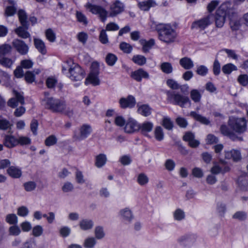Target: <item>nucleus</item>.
<instances>
[{"label": "nucleus", "instance_id": "f257e3e1", "mask_svg": "<svg viewBox=\"0 0 248 248\" xmlns=\"http://www.w3.org/2000/svg\"><path fill=\"white\" fill-rule=\"evenodd\" d=\"M158 39L167 44L173 43L177 36V32L170 24H161L158 26Z\"/></svg>", "mask_w": 248, "mask_h": 248}, {"label": "nucleus", "instance_id": "f03ea898", "mask_svg": "<svg viewBox=\"0 0 248 248\" xmlns=\"http://www.w3.org/2000/svg\"><path fill=\"white\" fill-rule=\"evenodd\" d=\"M233 10L232 9V4L230 2L223 3L216 12V24L217 27H221L224 25L225 18L231 17V15L233 14Z\"/></svg>", "mask_w": 248, "mask_h": 248}, {"label": "nucleus", "instance_id": "7ed1b4c3", "mask_svg": "<svg viewBox=\"0 0 248 248\" xmlns=\"http://www.w3.org/2000/svg\"><path fill=\"white\" fill-rule=\"evenodd\" d=\"M66 64L69 71V77L73 81H80L84 77L85 73L82 68L72 60L67 61Z\"/></svg>", "mask_w": 248, "mask_h": 248}, {"label": "nucleus", "instance_id": "20e7f679", "mask_svg": "<svg viewBox=\"0 0 248 248\" xmlns=\"http://www.w3.org/2000/svg\"><path fill=\"white\" fill-rule=\"evenodd\" d=\"M228 125L234 133L241 134L247 130V122L244 118L231 117L228 121Z\"/></svg>", "mask_w": 248, "mask_h": 248}, {"label": "nucleus", "instance_id": "39448f33", "mask_svg": "<svg viewBox=\"0 0 248 248\" xmlns=\"http://www.w3.org/2000/svg\"><path fill=\"white\" fill-rule=\"evenodd\" d=\"M99 74V63L94 62L92 63L91 71L85 81V84H92L93 86H97L100 84V80L98 75Z\"/></svg>", "mask_w": 248, "mask_h": 248}, {"label": "nucleus", "instance_id": "423d86ee", "mask_svg": "<svg viewBox=\"0 0 248 248\" xmlns=\"http://www.w3.org/2000/svg\"><path fill=\"white\" fill-rule=\"evenodd\" d=\"M168 99L170 103L174 105H179L182 108L185 107V104L191 103V101L187 96H184L175 92L168 93Z\"/></svg>", "mask_w": 248, "mask_h": 248}, {"label": "nucleus", "instance_id": "0eeeda50", "mask_svg": "<svg viewBox=\"0 0 248 248\" xmlns=\"http://www.w3.org/2000/svg\"><path fill=\"white\" fill-rule=\"evenodd\" d=\"M85 7L89 12L94 15H98L103 22H105L108 14L107 11L100 6L92 4L87 2L85 5Z\"/></svg>", "mask_w": 248, "mask_h": 248}, {"label": "nucleus", "instance_id": "6e6552de", "mask_svg": "<svg viewBox=\"0 0 248 248\" xmlns=\"http://www.w3.org/2000/svg\"><path fill=\"white\" fill-rule=\"evenodd\" d=\"M13 97L10 98L7 102V105L9 107L15 108L19 104L23 105L24 104V98L23 95V93L13 90Z\"/></svg>", "mask_w": 248, "mask_h": 248}, {"label": "nucleus", "instance_id": "1a4fd4ad", "mask_svg": "<svg viewBox=\"0 0 248 248\" xmlns=\"http://www.w3.org/2000/svg\"><path fill=\"white\" fill-rule=\"evenodd\" d=\"M213 21L212 15H208L198 20L195 21L192 24V28L203 30L210 25Z\"/></svg>", "mask_w": 248, "mask_h": 248}, {"label": "nucleus", "instance_id": "9d476101", "mask_svg": "<svg viewBox=\"0 0 248 248\" xmlns=\"http://www.w3.org/2000/svg\"><path fill=\"white\" fill-rule=\"evenodd\" d=\"M92 127L90 125L83 124L79 129V133L75 134L74 138L76 140H81L87 138L91 133Z\"/></svg>", "mask_w": 248, "mask_h": 248}, {"label": "nucleus", "instance_id": "9b49d317", "mask_svg": "<svg viewBox=\"0 0 248 248\" xmlns=\"http://www.w3.org/2000/svg\"><path fill=\"white\" fill-rule=\"evenodd\" d=\"M55 103V107H52V111L63 113L69 116L73 114L72 110L66 106L64 101L58 99Z\"/></svg>", "mask_w": 248, "mask_h": 248}, {"label": "nucleus", "instance_id": "f8f14e48", "mask_svg": "<svg viewBox=\"0 0 248 248\" xmlns=\"http://www.w3.org/2000/svg\"><path fill=\"white\" fill-rule=\"evenodd\" d=\"M12 45L16 50L21 55H26L29 51V46L23 41L16 39L13 40Z\"/></svg>", "mask_w": 248, "mask_h": 248}, {"label": "nucleus", "instance_id": "ddd939ff", "mask_svg": "<svg viewBox=\"0 0 248 248\" xmlns=\"http://www.w3.org/2000/svg\"><path fill=\"white\" fill-rule=\"evenodd\" d=\"M120 106L122 108H132L135 107L136 104L135 98L129 95L126 97H122L119 101Z\"/></svg>", "mask_w": 248, "mask_h": 248}, {"label": "nucleus", "instance_id": "4468645a", "mask_svg": "<svg viewBox=\"0 0 248 248\" xmlns=\"http://www.w3.org/2000/svg\"><path fill=\"white\" fill-rule=\"evenodd\" d=\"M140 129V124L135 119L129 118L128 119L124 127V130L127 133H133Z\"/></svg>", "mask_w": 248, "mask_h": 248}, {"label": "nucleus", "instance_id": "2eb2a0df", "mask_svg": "<svg viewBox=\"0 0 248 248\" xmlns=\"http://www.w3.org/2000/svg\"><path fill=\"white\" fill-rule=\"evenodd\" d=\"M124 10L123 3L119 0H116L110 6L109 16L111 17L115 16L121 13Z\"/></svg>", "mask_w": 248, "mask_h": 248}, {"label": "nucleus", "instance_id": "dca6fc26", "mask_svg": "<svg viewBox=\"0 0 248 248\" xmlns=\"http://www.w3.org/2000/svg\"><path fill=\"white\" fill-rule=\"evenodd\" d=\"M237 183L240 188L243 190H248V171H241L238 176Z\"/></svg>", "mask_w": 248, "mask_h": 248}, {"label": "nucleus", "instance_id": "f3484780", "mask_svg": "<svg viewBox=\"0 0 248 248\" xmlns=\"http://www.w3.org/2000/svg\"><path fill=\"white\" fill-rule=\"evenodd\" d=\"M131 77L137 81L140 82L143 78L146 79L149 78V75L143 69L140 68L131 72Z\"/></svg>", "mask_w": 248, "mask_h": 248}, {"label": "nucleus", "instance_id": "a211bd4d", "mask_svg": "<svg viewBox=\"0 0 248 248\" xmlns=\"http://www.w3.org/2000/svg\"><path fill=\"white\" fill-rule=\"evenodd\" d=\"M3 145L9 148L16 146L17 145V138L12 135H6L3 139Z\"/></svg>", "mask_w": 248, "mask_h": 248}, {"label": "nucleus", "instance_id": "6ab92c4d", "mask_svg": "<svg viewBox=\"0 0 248 248\" xmlns=\"http://www.w3.org/2000/svg\"><path fill=\"white\" fill-rule=\"evenodd\" d=\"M194 135L190 132H186L183 136V140L188 142L189 145L192 148H196L200 144V142L195 139Z\"/></svg>", "mask_w": 248, "mask_h": 248}, {"label": "nucleus", "instance_id": "aec40b11", "mask_svg": "<svg viewBox=\"0 0 248 248\" xmlns=\"http://www.w3.org/2000/svg\"><path fill=\"white\" fill-rule=\"evenodd\" d=\"M225 158L227 159H232L234 161H238L241 158L240 152L235 150L226 151L224 152Z\"/></svg>", "mask_w": 248, "mask_h": 248}, {"label": "nucleus", "instance_id": "412c9836", "mask_svg": "<svg viewBox=\"0 0 248 248\" xmlns=\"http://www.w3.org/2000/svg\"><path fill=\"white\" fill-rule=\"evenodd\" d=\"M156 5L155 0H146L143 1H139L138 6L139 8L142 11H148L151 7H154Z\"/></svg>", "mask_w": 248, "mask_h": 248}, {"label": "nucleus", "instance_id": "4be33fe9", "mask_svg": "<svg viewBox=\"0 0 248 248\" xmlns=\"http://www.w3.org/2000/svg\"><path fill=\"white\" fill-rule=\"evenodd\" d=\"M28 26H20L15 30V33L21 38L26 39L30 37V33L27 31Z\"/></svg>", "mask_w": 248, "mask_h": 248}, {"label": "nucleus", "instance_id": "5701e85b", "mask_svg": "<svg viewBox=\"0 0 248 248\" xmlns=\"http://www.w3.org/2000/svg\"><path fill=\"white\" fill-rule=\"evenodd\" d=\"M180 65L185 69L189 70L194 67V62L193 61L188 57H184L179 61Z\"/></svg>", "mask_w": 248, "mask_h": 248}, {"label": "nucleus", "instance_id": "b1692460", "mask_svg": "<svg viewBox=\"0 0 248 248\" xmlns=\"http://www.w3.org/2000/svg\"><path fill=\"white\" fill-rule=\"evenodd\" d=\"M138 112L143 116L147 117L152 113V109L148 105H138Z\"/></svg>", "mask_w": 248, "mask_h": 248}, {"label": "nucleus", "instance_id": "393cba45", "mask_svg": "<svg viewBox=\"0 0 248 248\" xmlns=\"http://www.w3.org/2000/svg\"><path fill=\"white\" fill-rule=\"evenodd\" d=\"M94 223L92 220L84 219H82L79 223L80 229L83 231L91 230L93 228Z\"/></svg>", "mask_w": 248, "mask_h": 248}, {"label": "nucleus", "instance_id": "a878e982", "mask_svg": "<svg viewBox=\"0 0 248 248\" xmlns=\"http://www.w3.org/2000/svg\"><path fill=\"white\" fill-rule=\"evenodd\" d=\"M107 161V155L104 154H100L95 158V165L97 168H101L104 166Z\"/></svg>", "mask_w": 248, "mask_h": 248}, {"label": "nucleus", "instance_id": "bb28decb", "mask_svg": "<svg viewBox=\"0 0 248 248\" xmlns=\"http://www.w3.org/2000/svg\"><path fill=\"white\" fill-rule=\"evenodd\" d=\"M120 214L123 219L130 222L133 218L131 211L128 208H125L120 211Z\"/></svg>", "mask_w": 248, "mask_h": 248}, {"label": "nucleus", "instance_id": "cd10ccee", "mask_svg": "<svg viewBox=\"0 0 248 248\" xmlns=\"http://www.w3.org/2000/svg\"><path fill=\"white\" fill-rule=\"evenodd\" d=\"M58 99H55L52 97L46 96L42 101V104L47 108L52 111V107H55L56 102Z\"/></svg>", "mask_w": 248, "mask_h": 248}, {"label": "nucleus", "instance_id": "c85d7f7f", "mask_svg": "<svg viewBox=\"0 0 248 248\" xmlns=\"http://www.w3.org/2000/svg\"><path fill=\"white\" fill-rule=\"evenodd\" d=\"M58 99H55L52 97L46 96L42 101V104L47 108L52 111V107H55L56 102Z\"/></svg>", "mask_w": 248, "mask_h": 248}, {"label": "nucleus", "instance_id": "c756f323", "mask_svg": "<svg viewBox=\"0 0 248 248\" xmlns=\"http://www.w3.org/2000/svg\"><path fill=\"white\" fill-rule=\"evenodd\" d=\"M140 44L142 46V51L144 52H147L155 45V40L151 39L149 41H146L144 39L140 41Z\"/></svg>", "mask_w": 248, "mask_h": 248}, {"label": "nucleus", "instance_id": "7c9ffc66", "mask_svg": "<svg viewBox=\"0 0 248 248\" xmlns=\"http://www.w3.org/2000/svg\"><path fill=\"white\" fill-rule=\"evenodd\" d=\"M34 45L37 50L42 54H45L46 52V50L45 43L43 40L38 38H34Z\"/></svg>", "mask_w": 248, "mask_h": 248}, {"label": "nucleus", "instance_id": "2f4dec72", "mask_svg": "<svg viewBox=\"0 0 248 248\" xmlns=\"http://www.w3.org/2000/svg\"><path fill=\"white\" fill-rule=\"evenodd\" d=\"M230 169L226 162L220 160L218 162H215L211 170H227Z\"/></svg>", "mask_w": 248, "mask_h": 248}, {"label": "nucleus", "instance_id": "473e14b6", "mask_svg": "<svg viewBox=\"0 0 248 248\" xmlns=\"http://www.w3.org/2000/svg\"><path fill=\"white\" fill-rule=\"evenodd\" d=\"M9 169V170H17L14 166H11V162L9 159H4L0 160V170Z\"/></svg>", "mask_w": 248, "mask_h": 248}, {"label": "nucleus", "instance_id": "72a5a7b5", "mask_svg": "<svg viewBox=\"0 0 248 248\" xmlns=\"http://www.w3.org/2000/svg\"><path fill=\"white\" fill-rule=\"evenodd\" d=\"M190 116L194 118L197 121L200 122L202 124H210L209 120L207 119L206 117H203L198 113L196 112L192 111L190 112Z\"/></svg>", "mask_w": 248, "mask_h": 248}, {"label": "nucleus", "instance_id": "f704fd0d", "mask_svg": "<svg viewBox=\"0 0 248 248\" xmlns=\"http://www.w3.org/2000/svg\"><path fill=\"white\" fill-rule=\"evenodd\" d=\"M12 125L8 120L1 115L0 116V130H6L10 128Z\"/></svg>", "mask_w": 248, "mask_h": 248}, {"label": "nucleus", "instance_id": "c9c22d12", "mask_svg": "<svg viewBox=\"0 0 248 248\" xmlns=\"http://www.w3.org/2000/svg\"><path fill=\"white\" fill-rule=\"evenodd\" d=\"M45 34L46 39L50 42L53 43L56 41V35L53 29L51 28L46 29L45 31Z\"/></svg>", "mask_w": 248, "mask_h": 248}, {"label": "nucleus", "instance_id": "e433bc0d", "mask_svg": "<svg viewBox=\"0 0 248 248\" xmlns=\"http://www.w3.org/2000/svg\"><path fill=\"white\" fill-rule=\"evenodd\" d=\"M190 96L191 99L195 103H198L201 101L202 93L197 89H192L190 92Z\"/></svg>", "mask_w": 248, "mask_h": 248}, {"label": "nucleus", "instance_id": "4c0bfd02", "mask_svg": "<svg viewBox=\"0 0 248 248\" xmlns=\"http://www.w3.org/2000/svg\"><path fill=\"white\" fill-rule=\"evenodd\" d=\"M220 130L223 135L229 136L230 138H232L234 134L233 131H232V128H231L230 126L228 127L226 125H222L220 126Z\"/></svg>", "mask_w": 248, "mask_h": 248}, {"label": "nucleus", "instance_id": "58836bf2", "mask_svg": "<svg viewBox=\"0 0 248 248\" xmlns=\"http://www.w3.org/2000/svg\"><path fill=\"white\" fill-rule=\"evenodd\" d=\"M237 70V67L231 63H227L224 65L222 68V72L225 74H230L232 73V72L233 71H236Z\"/></svg>", "mask_w": 248, "mask_h": 248}, {"label": "nucleus", "instance_id": "ea45409f", "mask_svg": "<svg viewBox=\"0 0 248 248\" xmlns=\"http://www.w3.org/2000/svg\"><path fill=\"white\" fill-rule=\"evenodd\" d=\"M12 46L7 44H4L0 46V58L10 53Z\"/></svg>", "mask_w": 248, "mask_h": 248}, {"label": "nucleus", "instance_id": "a19ab883", "mask_svg": "<svg viewBox=\"0 0 248 248\" xmlns=\"http://www.w3.org/2000/svg\"><path fill=\"white\" fill-rule=\"evenodd\" d=\"M132 61L136 64L141 66L146 63V58L142 55H137L133 56Z\"/></svg>", "mask_w": 248, "mask_h": 248}, {"label": "nucleus", "instance_id": "79ce46f5", "mask_svg": "<svg viewBox=\"0 0 248 248\" xmlns=\"http://www.w3.org/2000/svg\"><path fill=\"white\" fill-rule=\"evenodd\" d=\"M94 235L97 239H101L105 237V233L102 226H97L94 229Z\"/></svg>", "mask_w": 248, "mask_h": 248}, {"label": "nucleus", "instance_id": "37998d69", "mask_svg": "<svg viewBox=\"0 0 248 248\" xmlns=\"http://www.w3.org/2000/svg\"><path fill=\"white\" fill-rule=\"evenodd\" d=\"M160 69L162 71L166 74H170L173 71V68L171 63L164 62L161 64Z\"/></svg>", "mask_w": 248, "mask_h": 248}, {"label": "nucleus", "instance_id": "c03bdc74", "mask_svg": "<svg viewBox=\"0 0 248 248\" xmlns=\"http://www.w3.org/2000/svg\"><path fill=\"white\" fill-rule=\"evenodd\" d=\"M96 243L95 238L93 237H90L85 239L83 246L86 248H93Z\"/></svg>", "mask_w": 248, "mask_h": 248}, {"label": "nucleus", "instance_id": "a18cd8bd", "mask_svg": "<svg viewBox=\"0 0 248 248\" xmlns=\"http://www.w3.org/2000/svg\"><path fill=\"white\" fill-rule=\"evenodd\" d=\"M153 127V124L151 122H144L140 124V129L143 132H149L152 130Z\"/></svg>", "mask_w": 248, "mask_h": 248}, {"label": "nucleus", "instance_id": "49530a36", "mask_svg": "<svg viewBox=\"0 0 248 248\" xmlns=\"http://www.w3.org/2000/svg\"><path fill=\"white\" fill-rule=\"evenodd\" d=\"M220 171H211V174H209L206 177V182L208 184L213 185L217 181L216 176Z\"/></svg>", "mask_w": 248, "mask_h": 248}, {"label": "nucleus", "instance_id": "de8ad7c7", "mask_svg": "<svg viewBox=\"0 0 248 248\" xmlns=\"http://www.w3.org/2000/svg\"><path fill=\"white\" fill-rule=\"evenodd\" d=\"M17 145L21 146L29 145L31 143V139L26 136H21L17 138Z\"/></svg>", "mask_w": 248, "mask_h": 248}, {"label": "nucleus", "instance_id": "09e8293b", "mask_svg": "<svg viewBox=\"0 0 248 248\" xmlns=\"http://www.w3.org/2000/svg\"><path fill=\"white\" fill-rule=\"evenodd\" d=\"M155 137L156 140L161 141L164 139L163 129L160 126H157L154 130Z\"/></svg>", "mask_w": 248, "mask_h": 248}, {"label": "nucleus", "instance_id": "8fccbe9b", "mask_svg": "<svg viewBox=\"0 0 248 248\" xmlns=\"http://www.w3.org/2000/svg\"><path fill=\"white\" fill-rule=\"evenodd\" d=\"M247 217V214L244 211H237L232 216V218L239 221H244Z\"/></svg>", "mask_w": 248, "mask_h": 248}, {"label": "nucleus", "instance_id": "3c124183", "mask_svg": "<svg viewBox=\"0 0 248 248\" xmlns=\"http://www.w3.org/2000/svg\"><path fill=\"white\" fill-rule=\"evenodd\" d=\"M137 181L140 186H144L148 183L149 179L146 174L141 173L138 176Z\"/></svg>", "mask_w": 248, "mask_h": 248}, {"label": "nucleus", "instance_id": "603ef678", "mask_svg": "<svg viewBox=\"0 0 248 248\" xmlns=\"http://www.w3.org/2000/svg\"><path fill=\"white\" fill-rule=\"evenodd\" d=\"M117 60V57L113 54H108L106 58V61L107 64L109 66L113 65Z\"/></svg>", "mask_w": 248, "mask_h": 248}, {"label": "nucleus", "instance_id": "864d4df0", "mask_svg": "<svg viewBox=\"0 0 248 248\" xmlns=\"http://www.w3.org/2000/svg\"><path fill=\"white\" fill-rule=\"evenodd\" d=\"M6 221L10 224H16L17 223V217L16 214H8L5 218Z\"/></svg>", "mask_w": 248, "mask_h": 248}, {"label": "nucleus", "instance_id": "5fc2aeb1", "mask_svg": "<svg viewBox=\"0 0 248 248\" xmlns=\"http://www.w3.org/2000/svg\"><path fill=\"white\" fill-rule=\"evenodd\" d=\"M19 20L23 26H26L27 24V15L25 12L23 10H19L18 12Z\"/></svg>", "mask_w": 248, "mask_h": 248}, {"label": "nucleus", "instance_id": "6e6d98bb", "mask_svg": "<svg viewBox=\"0 0 248 248\" xmlns=\"http://www.w3.org/2000/svg\"><path fill=\"white\" fill-rule=\"evenodd\" d=\"M57 142V138L54 135H51L46 139L45 143L46 146H51L55 145Z\"/></svg>", "mask_w": 248, "mask_h": 248}, {"label": "nucleus", "instance_id": "4d7b16f0", "mask_svg": "<svg viewBox=\"0 0 248 248\" xmlns=\"http://www.w3.org/2000/svg\"><path fill=\"white\" fill-rule=\"evenodd\" d=\"M24 187L26 191L30 192L35 189L36 184L34 182L29 181L24 184Z\"/></svg>", "mask_w": 248, "mask_h": 248}, {"label": "nucleus", "instance_id": "13d9d810", "mask_svg": "<svg viewBox=\"0 0 248 248\" xmlns=\"http://www.w3.org/2000/svg\"><path fill=\"white\" fill-rule=\"evenodd\" d=\"M76 17L78 22L83 25H87L88 20L86 16L81 12L77 11L76 13Z\"/></svg>", "mask_w": 248, "mask_h": 248}, {"label": "nucleus", "instance_id": "bf43d9fd", "mask_svg": "<svg viewBox=\"0 0 248 248\" xmlns=\"http://www.w3.org/2000/svg\"><path fill=\"white\" fill-rule=\"evenodd\" d=\"M13 63L12 60L10 59L4 57L0 58V63L5 67L10 68L12 65Z\"/></svg>", "mask_w": 248, "mask_h": 248}, {"label": "nucleus", "instance_id": "052dcab7", "mask_svg": "<svg viewBox=\"0 0 248 248\" xmlns=\"http://www.w3.org/2000/svg\"><path fill=\"white\" fill-rule=\"evenodd\" d=\"M114 124L118 126L122 127L126 124L124 118L120 115H117L114 119Z\"/></svg>", "mask_w": 248, "mask_h": 248}, {"label": "nucleus", "instance_id": "680f3d73", "mask_svg": "<svg viewBox=\"0 0 248 248\" xmlns=\"http://www.w3.org/2000/svg\"><path fill=\"white\" fill-rule=\"evenodd\" d=\"M162 124L165 128L168 130H170L173 127V123L169 117H166L163 118Z\"/></svg>", "mask_w": 248, "mask_h": 248}, {"label": "nucleus", "instance_id": "e2e57ef3", "mask_svg": "<svg viewBox=\"0 0 248 248\" xmlns=\"http://www.w3.org/2000/svg\"><path fill=\"white\" fill-rule=\"evenodd\" d=\"M174 218L177 220H181L185 218V213L180 209H177L173 214Z\"/></svg>", "mask_w": 248, "mask_h": 248}, {"label": "nucleus", "instance_id": "0e129e2a", "mask_svg": "<svg viewBox=\"0 0 248 248\" xmlns=\"http://www.w3.org/2000/svg\"><path fill=\"white\" fill-rule=\"evenodd\" d=\"M208 71V69L207 67L202 65L198 66L196 70L197 74L202 76H205L207 74Z\"/></svg>", "mask_w": 248, "mask_h": 248}, {"label": "nucleus", "instance_id": "69168bd1", "mask_svg": "<svg viewBox=\"0 0 248 248\" xmlns=\"http://www.w3.org/2000/svg\"><path fill=\"white\" fill-rule=\"evenodd\" d=\"M217 209L219 215L223 216L226 210V205L222 202H218L217 203Z\"/></svg>", "mask_w": 248, "mask_h": 248}, {"label": "nucleus", "instance_id": "338daca9", "mask_svg": "<svg viewBox=\"0 0 248 248\" xmlns=\"http://www.w3.org/2000/svg\"><path fill=\"white\" fill-rule=\"evenodd\" d=\"M21 66L23 68L30 69L32 68L33 62L31 60H23L20 62Z\"/></svg>", "mask_w": 248, "mask_h": 248}, {"label": "nucleus", "instance_id": "774afa93", "mask_svg": "<svg viewBox=\"0 0 248 248\" xmlns=\"http://www.w3.org/2000/svg\"><path fill=\"white\" fill-rule=\"evenodd\" d=\"M238 81L243 86L247 85L248 84V76L246 74L240 75L238 78Z\"/></svg>", "mask_w": 248, "mask_h": 248}]
</instances>
